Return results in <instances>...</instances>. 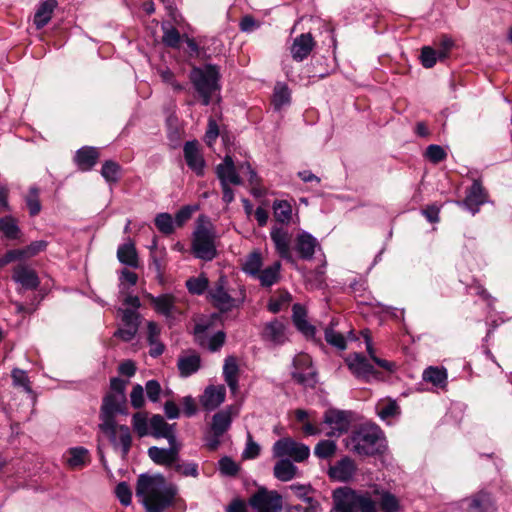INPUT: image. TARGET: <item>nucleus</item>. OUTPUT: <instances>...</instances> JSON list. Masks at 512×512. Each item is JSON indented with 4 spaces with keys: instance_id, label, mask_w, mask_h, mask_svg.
Instances as JSON below:
<instances>
[{
    "instance_id": "f257e3e1",
    "label": "nucleus",
    "mask_w": 512,
    "mask_h": 512,
    "mask_svg": "<svg viewBox=\"0 0 512 512\" xmlns=\"http://www.w3.org/2000/svg\"><path fill=\"white\" fill-rule=\"evenodd\" d=\"M136 496L146 512H165L175 505L178 488L175 484L168 483L160 473L141 474L136 483Z\"/></svg>"
},
{
    "instance_id": "f03ea898",
    "label": "nucleus",
    "mask_w": 512,
    "mask_h": 512,
    "mask_svg": "<svg viewBox=\"0 0 512 512\" xmlns=\"http://www.w3.org/2000/svg\"><path fill=\"white\" fill-rule=\"evenodd\" d=\"M384 442L381 429L376 425L366 424L352 431L346 440V447L361 456H374L384 451Z\"/></svg>"
},
{
    "instance_id": "7ed1b4c3",
    "label": "nucleus",
    "mask_w": 512,
    "mask_h": 512,
    "mask_svg": "<svg viewBox=\"0 0 512 512\" xmlns=\"http://www.w3.org/2000/svg\"><path fill=\"white\" fill-rule=\"evenodd\" d=\"M336 512H378V503L368 491L340 487L332 494Z\"/></svg>"
},
{
    "instance_id": "20e7f679",
    "label": "nucleus",
    "mask_w": 512,
    "mask_h": 512,
    "mask_svg": "<svg viewBox=\"0 0 512 512\" xmlns=\"http://www.w3.org/2000/svg\"><path fill=\"white\" fill-rule=\"evenodd\" d=\"M216 238V227L211 220L205 215L199 216L192 239L194 255L205 261L213 260L217 255Z\"/></svg>"
},
{
    "instance_id": "39448f33",
    "label": "nucleus",
    "mask_w": 512,
    "mask_h": 512,
    "mask_svg": "<svg viewBox=\"0 0 512 512\" xmlns=\"http://www.w3.org/2000/svg\"><path fill=\"white\" fill-rule=\"evenodd\" d=\"M189 79L202 100V104L208 106L212 96L220 90L219 69L215 65L207 64L202 67H193Z\"/></svg>"
},
{
    "instance_id": "423d86ee",
    "label": "nucleus",
    "mask_w": 512,
    "mask_h": 512,
    "mask_svg": "<svg viewBox=\"0 0 512 512\" xmlns=\"http://www.w3.org/2000/svg\"><path fill=\"white\" fill-rule=\"evenodd\" d=\"M272 453L275 458L290 459L293 462L301 463L309 458L310 448L291 437H283L273 444Z\"/></svg>"
},
{
    "instance_id": "0eeeda50",
    "label": "nucleus",
    "mask_w": 512,
    "mask_h": 512,
    "mask_svg": "<svg viewBox=\"0 0 512 512\" xmlns=\"http://www.w3.org/2000/svg\"><path fill=\"white\" fill-rule=\"evenodd\" d=\"M256 512H281L282 497L277 491L260 487L248 501Z\"/></svg>"
},
{
    "instance_id": "6e6552de",
    "label": "nucleus",
    "mask_w": 512,
    "mask_h": 512,
    "mask_svg": "<svg viewBox=\"0 0 512 512\" xmlns=\"http://www.w3.org/2000/svg\"><path fill=\"white\" fill-rule=\"evenodd\" d=\"M345 363L351 373L360 380L370 382L371 380L381 379V373L373 367L363 354H350L346 357Z\"/></svg>"
},
{
    "instance_id": "1a4fd4ad",
    "label": "nucleus",
    "mask_w": 512,
    "mask_h": 512,
    "mask_svg": "<svg viewBox=\"0 0 512 512\" xmlns=\"http://www.w3.org/2000/svg\"><path fill=\"white\" fill-rule=\"evenodd\" d=\"M227 278L220 276L209 289L208 294L213 305L221 311H230L237 307V300L233 298L227 289Z\"/></svg>"
},
{
    "instance_id": "9d476101",
    "label": "nucleus",
    "mask_w": 512,
    "mask_h": 512,
    "mask_svg": "<svg viewBox=\"0 0 512 512\" xmlns=\"http://www.w3.org/2000/svg\"><path fill=\"white\" fill-rule=\"evenodd\" d=\"M99 427L103 433L109 436L111 443L115 447H121L122 456L126 457L132 444V436L129 427L117 425L115 421H112L110 429L103 426V423H101Z\"/></svg>"
},
{
    "instance_id": "9b49d317",
    "label": "nucleus",
    "mask_w": 512,
    "mask_h": 512,
    "mask_svg": "<svg viewBox=\"0 0 512 512\" xmlns=\"http://www.w3.org/2000/svg\"><path fill=\"white\" fill-rule=\"evenodd\" d=\"M208 325L197 323L194 327V337L196 343L202 348L208 349L210 352H216L224 345L226 334L218 331L212 336L207 334Z\"/></svg>"
},
{
    "instance_id": "f8f14e48",
    "label": "nucleus",
    "mask_w": 512,
    "mask_h": 512,
    "mask_svg": "<svg viewBox=\"0 0 512 512\" xmlns=\"http://www.w3.org/2000/svg\"><path fill=\"white\" fill-rule=\"evenodd\" d=\"M125 401V395L108 394L105 396L101 408V423H103V426L110 429L112 421H115L114 416L123 412Z\"/></svg>"
},
{
    "instance_id": "ddd939ff",
    "label": "nucleus",
    "mask_w": 512,
    "mask_h": 512,
    "mask_svg": "<svg viewBox=\"0 0 512 512\" xmlns=\"http://www.w3.org/2000/svg\"><path fill=\"white\" fill-rule=\"evenodd\" d=\"M294 370L292 378L299 384L307 385L314 380L315 371L312 367L311 357L307 354H298L293 360Z\"/></svg>"
},
{
    "instance_id": "4468645a",
    "label": "nucleus",
    "mask_w": 512,
    "mask_h": 512,
    "mask_svg": "<svg viewBox=\"0 0 512 512\" xmlns=\"http://www.w3.org/2000/svg\"><path fill=\"white\" fill-rule=\"evenodd\" d=\"M48 243L44 240L31 242L29 245L19 249H12L5 253L2 263L7 264L16 260L30 259L46 250Z\"/></svg>"
},
{
    "instance_id": "2eb2a0df",
    "label": "nucleus",
    "mask_w": 512,
    "mask_h": 512,
    "mask_svg": "<svg viewBox=\"0 0 512 512\" xmlns=\"http://www.w3.org/2000/svg\"><path fill=\"white\" fill-rule=\"evenodd\" d=\"M316 46V42L311 33H302L295 37L290 47V53L293 60L302 62L308 58Z\"/></svg>"
},
{
    "instance_id": "dca6fc26",
    "label": "nucleus",
    "mask_w": 512,
    "mask_h": 512,
    "mask_svg": "<svg viewBox=\"0 0 512 512\" xmlns=\"http://www.w3.org/2000/svg\"><path fill=\"white\" fill-rule=\"evenodd\" d=\"M357 470L353 459L348 456L343 457L328 469V475L332 480L339 482H348L355 475Z\"/></svg>"
},
{
    "instance_id": "f3484780",
    "label": "nucleus",
    "mask_w": 512,
    "mask_h": 512,
    "mask_svg": "<svg viewBox=\"0 0 512 512\" xmlns=\"http://www.w3.org/2000/svg\"><path fill=\"white\" fill-rule=\"evenodd\" d=\"M184 158L187 166L198 176L203 175L205 161L199 149V143L196 140L187 141L183 147Z\"/></svg>"
},
{
    "instance_id": "a211bd4d",
    "label": "nucleus",
    "mask_w": 512,
    "mask_h": 512,
    "mask_svg": "<svg viewBox=\"0 0 512 512\" xmlns=\"http://www.w3.org/2000/svg\"><path fill=\"white\" fill-rule=\"evenodd\" d=\"M487 192L479 180H475L471 187L468 189L465 199L462 204L475 215L481 205L487 202Z\"/></svg>"
},
{
    "instance_id": "6ab92c4d",
    "label": "nucleus",
    "mask_w": 512,
    "mask_h": 512,
    "mask_svg": "<svg viewBox=\"0 0 512 512\" xmlns=\"http://www.w3.org/2000/svg\"><path fill=\"white\" fill-rule=\"evenodd\" d=\"M12 279L27 290H35L40 285L36 271L24 264H19L13 268Z\"/></svg>"
},
{
    "instance_id": "aec40b11",
    "label": "nucleus",
    "mask_w": 512,
    "mask_h": 512,
    "mask_svg": "<svg viewBox=\"0 0 512 512\" xmlns=\"http://www.w3.org/2000/svg\"><path fill=\"white\" fill-rule=\"evenodd\" d=\"M270 236L278 255L285 260L292 261L290 249L291 235L288 230L283 227H274L270 232Z\"/></svg>"
},
{
    "instance_id": "412c9836",
    "label": "nucleus",
    "mask_w": 512,
    "mask_h": 512,
    "mask_svg": "<svg viewBox=\"0 0 512 512\" xmlns=\"http://www.w3.org/2000/svg\"><path fill=\"white\" fill-rule=\"evenodd\" d=\"M225 397L226 389L223 385H209L201 395L200 403L205 410L212 411L225 401Z\"/></svg>"
},
{
    "instance_id": "4be33fe9",
    "label": "nucleus",
    "mask_w": 512,
    "mask_h": 512,
    "mask_svg": "<svg viewBox=\"0 0 512 512\" xmlns=\"http://www.w3.org/2000/svg\"><path fill=\"white\" fill-rule=\"evenodd\" d=\"M317 247H319L317 239L308 232L299 233L295 239L294 248L301 259L311 260Z\"/></svg>"
},
{
    "instance_id": "5701e85b",
    "label": "nucleus",
    "mask_w": 512,
    "mask_h": 512,
    "mask_svg": "<svg viewBox=\"0 0 512 512\" xmlns=\"http://www.w3.org/2000/svg\"><path fill=\"white\" fill-rule=\"evenodd\" d=\"M216 173L221 182V185H240L242 183V180L239 176V173L236 170L233 159L229 155H226L223 162L216 167Z\"/></svg>"
},
{
    "instance_id": "b1692460",
    "label": "nucleus",
    "mask_w": 512,
    "mask_h": 512,
    "mask_svg": "<svg viewBox=\"0 0 512 512\" xmlns=\"http://www.w3.org/2000/svg\"><path fill=\"white\" fill-rule=\"evenodd\" d=\"M149 458L157 465L173 467L179 460L177 448H159L152 446L148 449Z\"/></svg>"
},
{
    "instance_id": "393cba45",
    "label": "nucleus",
    "mask_w": 512,
    "mask_h": 512,
    "mask_svg": "<svg viewBox=\"0 0 512 512\" xmlns=\"http://www.w3.org/2000/svg\"><path fill=\"white\" fill-rule=\"evenodd\" d=\"M201 367V357L197 352L189 351L179 356L177 368L181 377H189Z\"/></svg>"
},
{
    "instance_id": "a878e982",
    "label": "nucleus",
    "mask_w": 512,
    "mask_h": 512,
    "mask_svg": "<svg viewBox=\"0 0 512 512\" xmlns=\"http://www.w3.org/2000/svg\"><path fill=\"white\" fill-rule=\"evenodd\" d=\"M466 512H496V506L489 493L480 491L469 499Z\"/></svg>"
},
{
    "instance_id": "bb28decb",
    "label": "nucleus",
    "mask_w": 512,
    "mask_h": 512,
    "mask_svg": "<svg viewBox=\"0 0 512 512\" xmlns=\"http://www.w3.org/2000/svg\"><path fill=\"white\" fill-rule=\"evenodd\" d=\"M149 298L157 313L169 318L177 312L176 299L172 294L150 295Z\"/></svg>"
},
{
    "instance_id": "cd10ccee",
    "label": "nucleus",
    "mask_w": 512,
    "mask_h": 512,
    "mask_svg": "<svg viewBox=\"0 0 512 512\" xmlns=\"http://www.w3.org/2000/svg\"><path fill=\"white\" fill-rule=\"evenodd\" d=\"M57 4L56 0H43L39 4L33 19L37 29H42L49 23Z\"/></svg>"
},
{
    "instance_id": "c85d7f7f",
    "label": "nucleus",
    "mask_w": 512,
    "mask_h": 512,
    "mask_svg": "<svg viewBox=\"0 0 512 512\" xmlns=\"http://www.w3.org/2000/svg\"><path fill=\"white\" fill-rule=\"evenodd\" d=\"M99 158V152L94 147H83L76 152L75 162L80 170H91Z\"/></svg>"
},
{
    "instance_id": "c756f323",
    "label": "nucleus",
    "mask_w": 512,
    "mask_h": 512,
    "mask_svg": "<svg viewBox=\"0 0 512 512\" xmlns=\"http://www.w3.org/2000/svg\"><path fill=\"white\" fill-rule=\"evenodd\" d=\"M280 271L281 263L276 261L272 265L261 269L260 273L256 275L254 279L258 280L262 287H271L279 282L281 278Z\"/></svg>"
},
{
    "instance_id": "7c9ffc66",
    "label": "nucleus",
    "mask_w": 512,
    "mask_h": 512,
    "mask_svg": "<svg viewBox=\"0 0 512 512\" xmlns=\"http://www.w3.org/2000/svg\"><path fill=\"white\" fill-rule=\"evenodd\" d=\"M298 472V468L290 459L279 458L273 468L274 477L282 482L292 480Z\"/></svg>"
},
{
    "instance_id": "2f4dec72",
    "label": "nucleus",
    "mask_w": 512,
    "mask_h": 512,
    "mask_svg": "<svg viewBox=\"0 0 512 512\" xmlns=\"http://www.w3.org/2000/svg\"><path fill=\"white\" fill-rule=\"evenodd\" d=\"M239 367L234 356H228L223 366V376L230 390L235 393L238 390Z\"/></svg>"
},
{
    "instance_id": "473e14b6",
    "label": "nucleus",
    "mask_w": 512,
    "mask_h": 512,
    "mask_svg": "<svg viewBox=\"0 0 512 512\" xmlns=\"http://www.w3.org/2000/svg\"><path fill=\"white\" fill-rule=\"evenodd\" d=\"M232 407L217 412L212 418V433L222 436L231 426L232 423Z\"/></svg>"
},
{
    "instance_id": "72a5a7b5",
    "label": "nucleus",
    "mask_w": 512,
    "mask_h": 512,
    "mask_svg": "<svg viewBox=\"0 0 512 512\" xmlns=\"http://www.w3.org/2000/svg\"><path fill=\"white\" fill-rule=\"evenodd\" d=\"M324 422L332 427L339 434L346 431L349 426V419L345 412L330 409L325 412Z\"/></svg>"
},
{
    "instance_id": "f704fd0d",
    "label": "nucleus",
    "mask_w": 512,
    "mask_h": 512,
    "mask_svg": "<svg viewBox=\"0 0 512 512\" xmlns=\"http://www.w3.org/2000/svg\"><path fill=\"white\" fill-rule=\"evenodd\" d=\"M117 258L122 264L132 268H137L139 265L138 254L131 240L118 247Z\"/></svg>"
},
{
    "instance_id": "c9c22d12",
    "label": "nucleus",
    "mask_w": 512,
    "mask_h": 512,
    "mask_svg": "<svg viewBox=\"0 0 512 512\" xmlns=\"http://www.w3.org/2000/svg\"><path fill=\"white\" fill-rule=\"evenodd\" d=\"M263 337L275 344H283L286 340L284 324L279 320L267 323L263 330Z\"/></svg>"
},
{
    "instance_id": "e433bc0d",
    "label": "nucleus",
    "mask_w": 512,
    "mask_h": 512,
    "mask_svg": "<svg viewBox=\"0 0 512 512\" xmlns=\"http://www.w3.org/2000/svg\"><path fill=\"white\" fill-rule=\"evenodd\" d=\"M67 464L72 469H81L90 462L89 451L84 447H73L67 451Z\"/></svg>"
},
{
    "instance_id": "4c0bfd02",
    "label": "nucleus",
    "mask_w": 512,
    "mask_h": 512,
    "mask_svg": "<svg viewBox=\"0 0 512 512\" xmlns=\"http://www.w3.org/2000/svg\"><path fill=\"white\" fill-rule=\"evenodd\" d=\"M293 323L297 327L299 331H301L306 336H313L315 334V327L310 325L306 320V310L300 304L293 305Z\"/></svg>"
},
{
    "instance_id": "58836bf2",
    "label": "nucleus",
    "mask_w": 512,
    "mask_h": 512,
    "mask_svg": "<svg viewBox=\"0 0 512 512\" xmlns=\"http://www.w3.org/2000/svg\"><path fill=\"white\" fill-rule=\"evenodd\" d=\"M422 378L435 387L444 388L447 385V370L443 367L429 366L423 371Z\"/></svg>"
},
{
    "instance_id": "ea45409f",
    "label": "nucleus",
    "mask_w": 512,
    "mask_h": 512,
    "mask_svg": "<svg viewBox=\"0 0 512 512\" xmlns=\"http://www.w3.org/2000/svg\"><path fill=\"white\" fill-rule=\"evenodd\" d=\"M242 271L247 274L248 276L255 278L256 275H258L263 267V257L260 253V251L255 250L251 253H249L242 265Z\"/></svg>"
},
{
    "instance_id": "a19ab883",
    "label": "nucleus",
    "mask_w": 512,
    "mask_h": 512,
    "mask_svg": "<svg viewBox=\"0 0 512 512\" xmlns=\"http://www.w3.org/2000/svg\"><path fill=\"white\" fill-rule=\"evenodd\" d=\"M376 410L378 416L384 421H389L401 413L399 405L393 399L380 400L376 405Z\"/></svg>"
},
{
    "instance_id": "79ce46f5",
    "label": "nucleus",
    "mask_w": 512,
    "mask_h": 512,
    "mask_svg": "<svg viewBox=\"0 0 512 512\" xmlns=\"http://www.w3.org/2000/svg\"><path fill=\"white\" fill-rule=\"evenodd\" d=\"M0 232L10 240L18 239L20 237V228L17 220L12 216L0 218Z\"/></svg>"
},
{
    "instance_id": "37998d69",
    "label": "nucleus",
    "mask_w": 512,
    "mask_h": 512,
    "mask_svg": "<svg viewBox=\"0 0 512 512\" xmlns=\"http://www.w3.org/2000/svg\"><path fill=\"white\" fill-rule=\"evenodd\" d=\"M290 490L294 492V494L304 502L308 504V510L311 512H316L319 503L314 500L309 494L311 492L310 486L302 485V484H292Z\"/></svg>"
},
{
    "instance_id": "c03bdc74",
    "label": "nucleus",
    "mask_w": 512,
    "mask_h": 512,
    "mask_svg": "<svg viewBox=\"0 0 512 512\" xmlns=\"http://www.w3.org/2000/svg\"><path fill=\"white\" fill-rule=\"evenodd\" d=\"M273 213L276 221L287 223L291 219L292 207L287 201H275L273 204Z\"/></svg>"
},
{
    "instance_id": "a18cd8bd",
    "label": "nucleus",
    "mask_w": 512,
    "mask_h": 512,
    "mask_svg": "<svg viewBox=\"0 0 512 512\" xmlns=\"http://www.w3.org/2000/svg\"><path fill=\"white\" fill-rule=\"evenodd\" d=\"M290 103V90L286 84L278 83L274 88L273 104L279 110Z\"/></svg>"
},
{
    "instance_id": "49530a36",
    "label": "nucleus",
    "mask_w": 512,
    "mask_h": 512,
    "mask_svg": "<svg viewBox=\"0 0 512 512\" xmlns=\"http://www.w3.org/2000/svg\"><path fill=\"white\" fill-rule=\"evenodd\" d=\"M337 445L333 440H321L314 448V454L320 459H328L334 456Z\"/></svg>"
},
{
    "instance_id": "de8ad7c7",
    "label": "nucleus",
    "mask_w": 512,
    "mask_h": 512,
    "mask_svg": "<svg viewBox=\"0 0 512 512\" xmlns=\"http://www.w3.org/2000/svg\"><path fill=\"white\" fill-rule=\"evenodd\" d=\"M209 285L208 278L204 275L191 277L186 281V288L193 295L203 294Z\"/></svg>"
},
{
    "instance_id": "09e8293b",
    "label": "nucleus",
    "mask_w": 512,
    "mask_h": 512,
    "mask_svg": "<svg viewBox=\"0 0 512 512\" xmlns=\"http://www.w3.org/2000/svg\"><path fill=\"white\" fill-rule=\"evenodd\" d=\"M25 201L29 209L30 216H36L40 213L41 203L39 200V189L37 187H30L29 192L25 197Z\"/></svg>"
},
{
    "instance_id": "8fccbe9b",
    "label": "nucleus",
    "mask_w": 512,
    "mask_h": 512,
    "mask_svg": "<svg viewBox=\"0 0 512 512\" xmlns=\"http://www.w3.org/2000/svg\"><path fill=\"white\" fill-rule=\"evenodd\" d=\"M380 507L383 512H398L400 509L399 500L388 491L380 493Z\"/></svg>"
},
{
    "instance_id": "3c124183",
    "label": "nucleus",
    "mask_w": 512,
    "mask_h": 512,
    "mask_svg": "<svg viewBox=\"0 0 512 512\" xmlns=\"http://www.w3.org/2000/svg\"><path fill=\"white\" fill-rule=\"evenodd\" d=\"M150 427L155 438H162V433H167L174 425H169L161 415H154L150 419Z\"/></svg>"
},
{
    "instance_id": "603ef678",
    "label": "nucleus",
    "mask_w": 512,
    "mask_h": 512,
    "mask_svg": "<svg viewBox=\"0 0 512 512\" xmlns=\"http://www.w3.org/2000/svg\"><path fill=\"white\" fill-rule=\"evenodd\" d=\"M163 36L162 41L163 43L172 48L179 47L180 44V33L178 30L171 26V25H163Z\"/></svg>"
},
{
    "instance_id": "864d4df0",
    "label": "nucleus",
    "mask_w": 512,
    "mask_h": 512,
    "mask_svg": "<svg viewBox=\"0 0 512 512\" xmlns=\"http://www.w3.org/2000/svg\"><path fill=\"white\" fill-rule=\"evenodd\" d=\"M174 220L169 213H160L155 218L157 229L163 234L169 235L174 231Z\"/></svg>"
},
{
    "instance_id": "5fc2aeb1",
    "label": "nucleus",
    "mask_w": 512,
    "mask_h": 512,
    "mask_svg": "<svg viewBox=\"0 0 512 512\" xmlns=\"http://www.w3.org/2000/svg\"><path fill=\"white\" fill-rule=\"evenodd\" d=\"M120 166L114 161H106L101 169V175L107 182L115 183L119 178Z\"/></svg>"
},
{
    "instance_id": "6e6d98bb",
    "label": "nucleus",
    "mask_w": 512,
    "mask_h": 512,
    "mask_svg": "<svg viewBox=\"0 0 512 512\" xmlns=\"http://www.w3.org/2000/svg\"><path fill=\"white\" fill-rule=\"evenodd\" d=\"M325 340L327 343L340 350L346 348V340L344 336L341 333L335 331L333 328L325 329Z\"/></svg>"
},
{
    "instance_id": "4d7b16f0",
    "label": "nucleus",
    "mask_w": 512,
    "mask_h": 512,
    "mask_svg": "<svg viewBox=\"0 0 512 512\" xmlns=\"http://www.w3.org/2000/svg\"><path fill=\"white\" fill-rule=\"evenodd\" d=\"M11 377L15 386L22 387L27 393L32 392L29 378L24 370L19 368L13 369Z\"/></svg>"
},
{
    "instance_id": "13d9d810",
    "label": "nucleus",
    "mask_w": 512,
    "mask_h": 512,
    "mask_svg": "<svg viewBox=\"0 0 512 512\" xmlns=\"http://www.w3.org/2000/svg\"><path fill=\"white\" fill-rule=\"evenodd\" d=\"M173 468L177 473L185 477L196 478L199 475L198 465L194 462L179 463V461H177Z\"/></svg>"
},
{
    "instance_id": "bf43d9fd",
    "label": "nucleus",
    "mask_w": 512,
    "mask_h": 512,
    "mask_svg": "<svg viewBox=\"0 0 512 512\" xmlns=\"http://www.w3.org/2000/svg\"><path fill=\"white\" fill-rule=\"evenodd\" d=\"M421 63L425 68H432L437 60H439L438 57V51L434 50L430 46H424L421 50Z\"/></svg>"
},
{
    "instance_id": "052dcab7",
    "label": "nucleus",
    "mask_w": 512,
    "mask_h": 512,
    "mask_svg": "<svg viewBox=\"0 0 512 512\" xmlns=\"http://www.w3.org/2000/svg\"><path fill=\"white\" fill-rule=\"evenodd\" d=\"M115 493L122 505L128 506L131 504L132 492L129 485L126 482H120L116 486Z\"/></svg>"
},
{
    "instance_id": "680f3d73",
    "label": "nucleus",
    "mask_w": 512,
    "mask_h": 512,
    "mask_svg": "<svg viewBox=\"0 0 512 512\" xmlns=\"http://www.w3.org/2000/svg\"><path fill=\"white\" fill-rule=\"evenodd\" d=\"M425 156L433 163H439L446 159L447 153L439 145H429L426 149Z\"/></svg>"
},
{
    "instance_id": "e2e57ef3",
    "label": "nucleus",
    "mask_w": 512,
    "mask_h": 512,
    "mask_svg": "<svg viewBox=\"0 0 512 512\" xmlns=\"http://www.w3.org/2000/svg\"><path fill=\"white\" fill-rule=\"evenodd\" d=\"M132 425L134 430L140 437H143L148 434V422L144 414H134L132 418Z\"/></svg>"
},
{
    "instance_id": "0e129e2a",
    "label": "nucleus",
    "mask_w": 512,
    "mask_h": 512,
    "mask_svg": "<svg viewBox=\"0 0 512 512\" xmlns=\"http://www.w3.org/2000/svg\"><path fill=\"white\" fill-rule=\"evenodd\" d=\"M291 300V295L288 292H282L278 298L270 299L268 309L272 313H278L282 307L288 304Z\"/></svg>"
},
{
    "instance_id": "69168bd1",
    "label": "nucleus",
    "mask_w": 512,
    "mask_h": 512,
    "mask_svg": "<svg viewBox=\"0 0 512 512\" xmlns=\"http://www.w3.org/2000/svg\"><path fill=\"white\" fill-rule=\"evenodd\" d=\"M219 469L224 475L234 476L237 474L239 467L231 458L223 457L219 461Z\"/></svg>"
},
{
    "instance_id": "338daca9",
    "label": "nucleus",
    "mask_w": 512,
    "mask_h": 512,
    "mask_svg": "<svg viewBox=\"0 0 512 512\" xmlns=\"http://www.w3.org/2000/svg\"><path fill=\"white\" fill-rule=\"evenodd\" d=\"M122 312V322L126 327L135 326L138 329L139 327V313L136 310L132 309H124Z\"/></svg>"
},
{
    "instance_id": "774afa93",
    "label": "nucleus",
    "mask_w": 512,
    "mask_h": 512,
    "mask_svg": "<svg viewBox=\"0 0 512 512\" xmlns=\"http://www.w3.org/2000/svg\"><path fill=\"white\" fill-rule=\"evenodd\" d=\"M131 405L138 409L144 405V389L141 385L137 384L133 387L130 394Z\"/></svg>"
}]
</instances>
